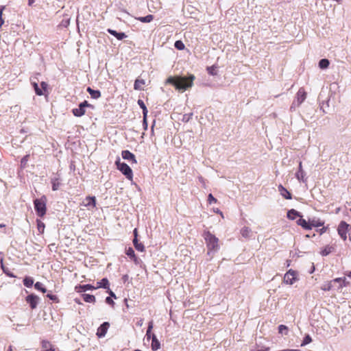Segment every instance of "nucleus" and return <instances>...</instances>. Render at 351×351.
Segmentation results:
<instances>
[{"instance_id":"1","label":"nucleus","mask_w":351,"mask_h":351,"mask_svg":"<svg viewBox=\"0 0 351 351\" xmlns=\"http://www.w3.org/2000/svg\"><path fill=\"white\" fill-rule=\"evenodd\" d=\"M195 79L194 75L190 74L187 77H170L167 79V82L173 85L178 90L184 92L193 86Z\"/></svg>"},{"instance_id":"2","label":"nucleus","mask_w":351,"mask_h":351,"mask_svg":"<svg viewBox=\"0 0 351 351\" xmlns=\"http://www.w3.org/2000/svg\"><path fill=\"white\" fill-rule=\"evenodd\" d=\"M204 237L208 248L207 254L210 256L219 250V239L208 231L204 233Z\"/></svg>"},{"instance_id":"3","label":"nucleus","mask_w":351,"mask_h":351,"mask_svg":"<svg viewBox=\"0 0 351 351\" xmlns=\"http://www.w3.org/2000/svg\"><path fill=\"white\" fill-rule=\"evenodd\" d=\"M46 202L45 196L36 199L34 201L35 210L39 217H43L46 213Z\"/></svg>"},{"instance_id":"4","label":"nucleus","mask_w":351,"mask_h":351,"mask_svg":"<svg viewBox=\"0 0 351 351\" xmlns=\"http://www.w3.org/2000/svg\"><path fill=\"white\" fill-rule=\"evenodd\" d=\"M117 169L129 180H132L133 173L132 169L125 162H121L118 158L115 162Z\"/></svg>"},{"instance_id":"5","label":"nucleus","mask_w":351,"mask_h":351,"mask_svg":"<svg viewBox=\"0 0 351 351\" xmlns=\"http://www.w3.org/2000/svg\"><path fill=\"white\" fill-rule=\"evenodd\" d=\"M86 107H90L91 108H93V105L88 104L87 101H84L83 102H82L79 104L78 108H73L72 110V112L74 116L80 117L85 114V112H86L85 108Z\"/></svg>"},{"instance_id":"6","label":"nucleus","mask_w":351,"mask_h":351,"mask_svg":"<svg viewBox=\"0 0 351 351\" xmlns=\"http://www.w3.org/2000/svg\"><path fill=\"white\" fill-rule=\"evenodd\" d=\"M306 97V93L303 88H300L297 93L296 99L293 102L291 108H293V106H300Z\"/></svg>"},{"instance_id":"7","label":"nucleus","mask_w":351,"mask_h":351,"mask_svg":"<svg viewBox=\"0 0 351 351\" xmlns=\"http://www.w3.org/2000/svg\"><path fill=\"white\" fill-rule=\"evenodd\" d=\"M349 225L345 221H341L337 228L338 234L345 241L347 238L346 233L348 231Z\"/></svg>"},{"instance_id":"8","label":"nucleus","mask_w":351,"mask_h":351,"mask_svg":"<svg viewBox=\"0 0 351 351\" xmlns=\"http://www.w3.org/2000/svg\"><path fill=\"white\" fill-rule=\"evenodd\" d=\"M295 280V273L291 269L285 274L283 279V282L287 285H293Z\"/></svg>"},{"instance_id":"9","label":"nucleus","mask_w":351,"mask_h":351,"mask_svg":"<svg viewBox=\"0 0 351 351\" xmlns=\"http://www.w3.org/2000/svg\"><path fill=\"white\" fill-rule=\"evenodd\" d=\"M39 300V297L34 294L28 295L25 299L26 302L29 304L32 309L36 308Z\"/></svg>"},{"instance_id":"10","label":"nucleus","mask_w":351,"mask_h":351,"mask_svg":"<svg viewBox=\"0 0 351 351\" xmlns=\"http://www.w3.org/2000/svg\"><path fill=\"white\" fill-rule=\"evenodd\" d=\"M110 326V324L108 322H104L97 329V335L99 337H105L107 331H108V329Z\"/></svg>"},{"instance_id":"11","label":"nucleus","mask_w":351,"mask_h":351,"mask_svg":"<svg viewBox=\"0 0 351 351\" xmlns=\"http://www.w3.org/2000/svg\"><path fill=\"white\" fill-rule=\"evenodd\" d=\"M305 176L306 173L302 169V162L300 161L299 162L298 171L295 173V177L300 182H306V178H305Z\"/></svg>"},{"instance_id":"12","label":"nucleus","mask_w":351,"mask_h":351,"mask_svg":"<svg viewBox=\"0 0 351 351\" xmlns=\"http://www.w3.org/2000/svg\"><path fill=\"white\" fill-rule=\"evenodd\" d=\"M122 158L125 160H131L133 163H137L134 154L128 150H123L121 152Z\"/></svg>"},{"instance_id":"13","label":"nucleus","mask_w":351,"mask_h":351,"mask_svg":"<svg viewBox=\"0 0 351 351\" xmlns=\"http://www.w3.org/2000/svg\"><path fill=\"white\" fill-rule=\"evenodd\" d=\"M278 191L285 199H291L292 198L291 194L281 184L278 186Z\"/></svg>"},{"instance_id":"14","label":"nucleus","mask_w":351,"mask_h":351,"mask_svg":"<svg viewBox=\"0 0 351 351\" xmlns=\"http://www.w3.org/2000/svg\"><path fill=\"white\" fill-rule=\"evenodd\" d=\"M51 182L52 184V190L57 191L59 189L60 186L61 185L60 179L59 176H54L51 178Z\"/></svg>"},{"instance_id":"15","label":"nucleus","mask_w":351,"mask_h":351,"mask_svg":"<svg viewBox=\"0 0 351 351\" xmlns=\"http://www.w3.org/2000/svg\"><path fill=\"white\" fill-rule=\"evenodd\" d=\"M83 204L85 206H93L95 207L96 206V199L95 197H90L88 196L86 197L84 201L83 202Z\"/></svg>"},{"instance_id":"16","label":"nucleus","mask_w":351,"mask_h":351,"mask_svg":"<svg viewBox=\"0 0 351 351\" xmlns=\"http://www.w3.org/2000/svg\"><path fill=\"white\" fill-rule=\"evenodd\" d=\"M297 224L301 226L305 230H311L312 226L310 225L309 222H307L305 219L300 217L297 221Z\"/></svg>"},{"instance_id":"17","label":"nucleus","mask_w":351,"mask_h":351,"mask_svg":"<svg viewBox=\"0 0 351 351\" xmlns=\"http://www.w3.org/2000/svg\"><path fill=\"white\" fill-rule=\"evenodd\" d=\"M160 348V343L156 338V336L154 334H152V349L154 351L158 350Z\"/></svg>"},{"instance_id":"18","label":"nucleus","mask_w":351,"mask_h":351,"mask_svg":"<svg viewBox=\"0 0 351 351\" xmlns=\"http://www.w3.org/2000/svg\"><path fill=\"white\" fill-rule=\"evenodd\" d=\"M297 217H302V216L301 215L300 213L295 210V209H291L287 212V217L289 219L293 220Z\"/></svg>"},{"instance_id":"19","label":"nucleus","mask_w":351,"mask_h":351,"mask_svg":"<svg viewBox=\"0 0 351 351\" xmlns=\"http://www.w3.org/2000/svg\"><path fill=\"white\" fill-rule=\"evenodd\" d=\"M97 288H104V289H109V281L107 278H104L101 281L97 282Z\"/></svg>"},{"instance_id":"20","label":"nucleus","mask_w":351,"mask_h":351,"mask_svg":"<svg viewBox=\"0 0 351 351\" xmlns=\"http://www.w3.org/2000/svg\"><path fill=\"white\" fill-rule=\"evenodd\" d=\"M241 234L244 238H250L252 236V231L248 227H243L241 230Z\"/></svg>"},{"instance_id":"21","label":"nucleus","mask_w":351,"mask_h":351,"mask_svg":"<svg viewBox=\"0 0 351 351\" xmlns=\"http://www.w3.org/2000/svg\"><path fill=\"white\" fill-rule=\"evenodd\" d=\"M87 92L93 99H98L101 97V93L98 90H93L90 87L87 88Z\"/></svg>"},{"instance_id":"22","label":"nucleus","mask_w":351,"mask_h":351,"mask_svg":"<svg viewBox=\"0 0 351 351\" xmlns=\"http://www.w3.org/2000/svg\"><path fill=\"white\" fill-rule=\"evenodd\" d=\"M133 243L134 245V247L136 250L140 252H143L145 250V247L143 243H139L137 238H134L133 239Z\"/></svg>"},{"instance_id":"23","label":"nucleus","mask_w":351,"mask_h":351,"mask_svg":"<svg viewBox=\"0 0 351 351\" xmlns=\"http://www.w3.org/2000/svg\"><path fill=\"white\" fill-rule=\"evenodd\" d=\"M334 250V247L331 245H326L322 251H321V254L323 256H327L330 253H331L332 252H333Z\"/></svg>"},{"instance_id":"24","label":"nucleus","mask_w":351,"mask_h":351,"mask_svg":"<svg viewBox=\"0 0 351 351\" xmlns=\"http://www.w3.org/2000/svg\"><path fill=\"white\" fill-rule=\"evenodd\" d=\"M310 225L313 227H320L324 225V222L320 221L319 219H316L315 218H313L311 220H309Z\"/></svg>"},{"instance_id":"25","label":"nucleus","mask_w":351,"mask_h":351,"mask_svg":"<svg viewBox=\"0 0 351 351\" xmlns=\"http://www.w3.org/2000/svg\"><path fill=\"white\" fill-rule=\"evenodd\" d=\"M330 64V62L328 59L323 58L319 62V66L322 69H327Z\"/></svg>"},{"instance_id":"26","label":"nucleus","mask_w":351,"mask_h":351,"mask_svg":"<svg viewBox=\"0 0 351 351\" xmlns=\"http://www.w3.org/2000/svg\"><path fill=\"white\" fill-rule=\"evenodd\" d=\"M82 297L86 302L94 303L95 302V297L93 295L83 294Z\"/></svg>"},{"instance_id":"27","label":"nucleus","mask_w":351,"mask_h":351,"mask_svg":"<svg viewBox=\"0 0 351 351\" xmlns=\"http://www.w3.org/2000/svg\"><path fill=\"white\" fill-rule=\"evenodd\" d=\"M154 19V16L152 14L147 15L145 16H141L138 18V20L142 23H149Z\"/></svg>"},{"instance_id":"28","label":"nucleus","mask_w":351,"mask_h":351,"mask_svg":"<svg viewBox=\"0 0 351 351\" xmlns=\"http://www.w3.org/2000/svg\"><path fill=\"white\" fill-rule=\"evenodd\" d=\"M145 84L143 80H136L134 84V88L135 90H141L143 89V85Z\"/></svg>"},{"instance_id":"29","label":"nucleus","mask_w":351,"mask_h":351,"mask_svg":"<svg viewBox=\"0 0 351 351\" xmlns=\"http://www.w3.org/2000/svg\"><path fill=\"white\" fill-rule=\"evenodd\" d=\"M92 289H96V288L91 285L86 284V285H83L80 286V291H81V292H85L88 290H92Z\"/></svg>"},{"instance_id":"30","label":"nucleus","mask_w":351,"mask_h":351,"mask_svg":"<svg viewBox=\"0 0 351 351\" xmlns=\"http://www.w3.org/2000/svg\"><path fill=\"white\" fill-rule=\"evenodd\" d=\"M23 284L27 287H31L34 284V280L32 278L27 276L23 279Z\"/></svg>"},{"instance_id":"31","label":"nucleus","mask_w":351,"mask_h":351,"mask_svg":"<svg viewBox=\"0 0 351 351\" xmlns=\"http://www.w3.org/2000/svg\"><path fill=\"white\" fill-rule=\"evenodd\" d=\"M288 332H289V328L287 326L281 324L278 326V332L280 334L287 335Z\"/></svg>"},{"instance_id":"32","label":"nucleus","mask_w":351,"mask_h":351,"mask_svg":"<svg viewBox=\"0 0 351 351\" xmlns=\"http://www.w3.org/2000/svg\"><path fill=\"white\" fill-rule=\"evenodd\" d=\"M32 85L33 86V87L34 88V90L36 92V94L37 95H40H40H43V92L42 89L38 87V85L37 82H32Z\"/></svg>"},{"instance_id":"33","label":"nucleus","mask_w":351,"mask_h":351,"mask_svg":"<svg viewBox=\"0 0 351 351\" xmlns=\"http://www.w3.org/2000/svg\"><path fill=\"white\" fill-rule=\"evenodd\" d=\"M125 253L129 257L133 258L134 261H136L134 251L131 247H129L128 249H126Z\"/></svg>"},{"instance_id":"34","label":"nucleus","mask_w":351,"mask_h":351,"mask_svg":"<svg viewBox=\"0 0 351 351\" xmlns=\"http://www.w3.org/2000/svg\"><path fill=\"white\" fill-rule=\"evenodd\" d=\"M41 351H54L48 341H43V350Z\"/></svg>"},{"instance_id":"35","label":"nucleus","mask_w":351,"mask_h":351,"mask_svg":"<svg viewBox=\"0 0 351 351\" xmlns=\"http://www.w3.org/2000/svg\"><path fill=\"white\" fill-rule=\"evenodd\" d=\"M34 287L36 289L41 291L43 293H45L47 291V289L45 287H43V284L40 282H37L34 285Z\"/></svg>"},{"instance_id":"36","label":"nucleus","mask_w":351,"mask_h":351,"mask_svg":"<svg viewBox=\"0 0 351 351\" xmlns=\"http://www.w3.org/2000/svg\"><path fill=\"white\" fill-rule=\"evenodd\" d=\"M311 341H312V338L311 337V336L309 335H306L302 341L301 346H304L310 343Z\"/></svg>"},{"instance_id":"37","label":"nucleus","mask_w":351,"mask_h":351,"mask_svg":"<svg viewBox=\"0 0 351 351\" xmlns=\"http://www.w3.org/2000/svg\"><path fill=\"white\" fill-rule=\"evenodd\" d=\"M332 288V281L328 282L322 287L324 291H330Z\"/></svg>"},{"instance_id":"38","label":"nucleus","mask_w":351,"mask_h":351,"mask_svg":"<svg viewBox=\"0 0 351 351\" xmlns=\"http://www.w3.org/2000/svg\"><path fill=\"white\" fill-rule=\"evenodd\" d=\"M174 46L178 50H182L184 49V45L181 40L176 41Z\"/></svg>"},{"instance_id":"39","label":"nucleus","mask_w":351,"mask_h":351,"mask_svg":"<svg viewBox=\"0 0 351 351\" xmlns=\"http://www.w3.org/2000/svg\"><path fill=\"white\" fill-rule=\"evenodd\" d=\"M2 269H3V272L8 276H10V277H12V278H15L16 276L14 275V274L12 272H11L10 271H9V269L8 268H5L3 265H2Z\"/></svg>"},{"instance_id":"40","label":"nucleus","mask_w":351,"mask_h":351,"mask_svg":"<svg viewBox=\"0 0 351 351\" xmlns=\"http://www.w3.org/2000/svg\"><path fill=\"white\" fill-rule=\"evenodd\" d=\"M115 37L119 40H123V38H126L127 36L125 33L123 32H117V34H116Z\"/></svg>"},{"instance_id":"41","label":"nucleus","mask_w":351,"mask_h":351,"mask_svg":"<svg viewBox=\"0 0 351 351\" xmlns=\"http://www.w3.org/2000/svg\"><path fill=\"white\" fill-rule=\"evenodd\" d=\"M208 73L211 75H215L217 73L215 72V66H210L207 68Z\"/></svg>"},{"instance_id":"42","label":"nucleus","mask_w":351,"mask_h":351,"mask_svg":"<svg viewBox=\"0 0 351 351\" xmlns=\"http://www.w3.org/2000/svg\"><path fill=\"white\" fill-rule=\"evenodd\" d=\"M349 285V282L346 280V278H342V282L338 287V289H340L344 287H347Z\"/></svg>"},{"instance_id":"43","label":"nucleus","mask_w":351,"mask_h":351,"mask_svg":"<svg viewBox=\"0 0 351 351\" xmlns=\"http://www.w3.org/2000/svg\"><path fill=\"white\" fill-rule=\"evenodd\" d=\"M208 202L210 204L213 203H215L217 202V199L213 197V195L210 193L208 196Z\"/></svg>"},{"instance_id":"44","label":"nucleus","mask_w":351,"mask_h":351,"mask_svg":"<svg viewBox=\"0 0 351 351\" xmlns=\"http://www.w3.org/2000/svg\"><path fill=\"white\" fill-rule=\"evenodd\" d=\"M29 155H25L23 156L21 160V165H25L27 162L28 161Z\"/></svg>"},{"instance_id":"45","label":"nucleus","mask_w":351,"mask_h":351,"mask_svg":"<svg viewBox=\"0 0 351 351\" xmlns=\"http://www.w3.org/2000/svg\"><path fill=\"white\" fill-rule=\"evenodd\" d=\"M47 297L49 298L50 300H53V301H57L58 300V298L56 295H53V294H51V293H48L47 295Z\"/></svg>"},{"instance_id":"46","label":"nucleus","mask_w":351,"mask_h":351,"mask_svg":"<svg viewBox=\"0 0 351 351\" xmlns=\"http://www.w3.org/2000/svg\"><path fill=\"white\" fill-rule=\"evenodd\" d=\"M106 302L108 304H110V305H112V306H114V301L112 300V299L110 297H107L106 298Z\"/></svg>"},{"instance_id":"47","label":"nucleus","mask_w":351,"mask_h":351,"mask_svg":"<svg viewBox=\"0 0 351 351\" xmlns=\"http://www.w3.org/2000/svg\"><path fill=\"white\" fill-rule=\"evenodd\" d=\"M44 228H45V225H44V223H42V222H39V223H38V229L39 230V231H42V232H43V230H44Z\"/></svg>"},{"instance_id":"48","label":"nucleus","mask_w":351,"mask_h":351,"mask_svg":"<svg viewBox=\"0 0 351 351\" xmlns=\"http://www.w3.org/2000/svg\"><path fill=\"white\" fill-rule=\"evenodd\" d=\"M152 331L147 330L145 337H146L147 341H149L150 339H152Z\"/></svg>"},{"instance_id":"49","label":"nucleus","mask_w":351,"mask_h":351,"mask_svg":"<svg viewBox=\"0 0 351 351\" xmlns=\"http://www.w3.org/2000/svg\"><path fill=\"white\" fill-rule=\"evenodd\" d=\"M40 85H41V87H42V90H45L47 88V86L48 84L45 82H42L40 83Z\"/></svg>"},{"instance_id":"50","label":"nucleus","mask_w":351,"mask_h":351,"mask_svg":"<svg viewBox=\"0 0 351 351\" xmlns=\"http://www.w3.org/2000/svg\"><path fill=\"white\" fill-rule=\"evenodd\" d=\"M108 32L110 33L111 35L114 36V37H115L116 34H117V31H115L114 29H108Z\"/></svg>"},{"instance_id":"51","label":"nucleus","mask_w":351,"mask_h":351,"mask_svg":"<svg viewBox=\"0 0 351 351\" xmlns=\"http://www.w3.org/2000/svg\"><path fill=\"white\" fill-rule=\"evenodd\" d=\"M108 293H109L110 295V297L112 298H117V296L116 295L114 294V293L113 291H112L110 289H108Z\"/></svg>"},{"instance_id":"52","label":"nucleus","mask_w":351,"mask_h":351,"mask_svg":"<svg viewBox=\"0 0 351 351\" xmlns=\"http://www.w3.org/2000/svg\"><path fill=\"white\" fill-rule=\"evenodd\" d=\"M138 104L139 105V106H140L142 109H143L144 108H145V107H146V106H145V104H144V102H143L142 100H141V99H139V100L138 101Z\"/></svg>"},{"instance_id":"53","label":"nucleus","mask_w":351,"mask_h":351,"mask_svg":"<svg viewBox=\"0 0 351 351\" xmlns=\"http://www.w3.org/2000/svg\"><path fill=\"white\" fill-rule=\"evenodd\" d=\"M332 281V283L333 282H337V283H339V285H340L342 282V278H337L334 279Z\"/></svg>"},{"instance_id":"54","label":"nucleus","mask_w":351,"mask_h":351,"mask_svg":"<svg viewBox=\"0 0 351 351\" xmlns=\"http://www.w3.org/2000/svg\"><path fill=\"white\" fill-rule=\"evenodd\" d=\"M147 112H148V111H147V108L146 107L144 108L143 109V118H147Z\"/></svg>"},{"instance_id":"55","label":"nucleus","mask_w":351,"mask_h":351,"mask_svg":"<svg viewBox=\"0 0 351 351\" xmlns=\"http://www.w3.org/2000/svg\"><path fill=\"white\" fill-rule=\"evenodd\" d=\"M152 328H153V321H151L148 324L147 330H149V331H152Z\"/></svg>"},{"instance_id":"56","label":"nucleus","mask_w":351,"mask_h":351,"mask_svg":"<svg viewBox=\"0 0 351 351\" xmlns=\"http://www.w3.org/2000/svg\"><path fill=\"white\" fill-rule=\"evenodd\" d=\"M143 125L145 130H147V118H143Z\"/></svg>"},{"instance_id":"57","label":"nucleus","mask_w":351,"mask_h":351,"mask_svg":"<svg viewBox=\"0 0 351 351\" xmlns=\"http://www.w3.org/2000/svg\"><path fill=\"white\" fill-rule=\"evenodd\" d=\"M134 238H137L138 233H137V229L136 228H135L134 230Z\"/></svg>"},{"instance_id":"58","label":"nucleus","mask_w":351,"mask_h":351,"mask_svg":"<svg viewBox=\"0 0 351 351\" xmlns=\"http://www.w3.org/2000/svg\"><path fill=\"white\" fill-rule=\"evenodd\" d=\"M4 23V21L3 19H2V16H0V27L2 26V25Z\"/></svg>"},{"instance_id":"59","label":"nucleus","mask_w":351,"mask_h":351,"mask_svg":"<svg viewBox=\"0 0 351 351\" xmlns=\"http://www.w3.org/2000/svg\"><path fill=\"white\" fill-rule=\"evenodd\" d=\"M4 9V6H1L0 8V16H2L3 10Z\"/></svg>"},{"instance_id":"60","label":"nucleus","mask_w":351,"mask_h":351,"mask_svg":"<svg viewBox=\"0 0 351 351\" xmlns=\"http://www.w3.org/2000/svg\"><path fill=\"white\" fill-rule=\"evenodd\" d=\"M34 3V0H28L29 5H32Z\"/></svg>"},{"instance_id":"61","label":"nucleus","mask_w":351,"mask_h":351,"mask_svg":"<svg viewBox=\"0 0 351 351\" xmlns=\"http://www.w3.org/2000/svg\"><path fill=\"white\" fill-rule=\"evenodd\" d=\"M269 348H265V350H258L257 351H269Z\"/></svg>"},{"instance_id":"62","label":"nucleus","mask_w":351,"mask_h":351,"mask_svg":"<svg viewBox=\"0 0 351 351\" xmlns=\"http://www.w3.org/2000/svg\"><path fill=\"white\" fill-rule=\"evenodd\" d=\"M348 232H350L349 233V236L350 237V239H351V227L350 228V229L348 230Z\"/></svg>"},{"instance_id":"63","label":"nucleus","mask_w":351,"mask_h":351,"mask_svg":"<svg viewBox=\"0 0 351 351\" xmlns=\"http://www.w3.org/2000/svg\"><path fill=\"white\" fill-rule=\"evenodd\" d=\"M348 276L349 278H351V271H350L349 272V274H348Z\"/></svg>"},{"instance_id":"64","label":"nucleus","mask_w":351,"mask_h":351,"mask_svg":"<svg viewBox=\"0 0 351 351\" xmlns=\"http://www.w3.org/2000/svg\"><path fill=\"white\" fill-rule=\"evenodd\" d=\"M8 351H12L11 346L9 348V350Z\"/></svg>"}]
</instances>
